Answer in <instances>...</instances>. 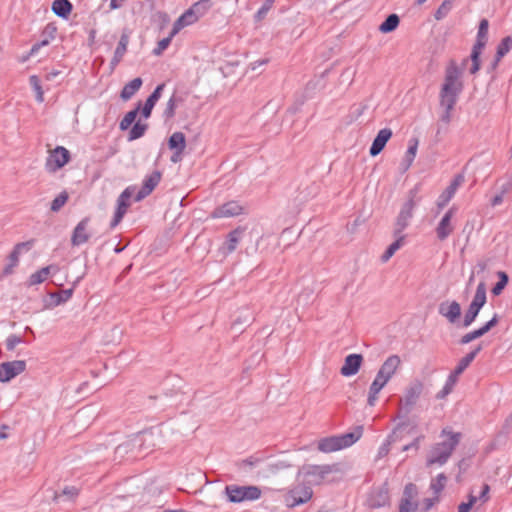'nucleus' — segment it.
Segmentation results:
<instances>
[{
  "mask_svg": "<svg viewBox=\"0 0 512 512\" xmlns=\"http://www.w3.org/2000/svg\"><path fill=\"white\" fill-rule=\"evenodd\" d=\"M29 83L32 89L35 91V98L37 102L42 103L44 101V92L41 86L40 78L37 75H31L29 77Z\"/></svg>",
  "mask_w": 512,
  "mask_h": 512,
  "instance_id": "43",
  "label": "nucleus"
},
{
  "mask_svg": "<svg viewBox=\"0 0 512 512\" xmlns=\"http://www.w3.org/2000/svg\"><path fill=\"white\" fill-rule=\"evenodd\" d=\"M465 181V177L462 173L456 174L453 179L451 180L450 184L447 186V188L439 195L437 199V207L438 209H443L449 201L453 198L455 195L458 187L462 185Z\"/></svg>",
  "mask_w": 512,
  "mask_h": 512,
  "instance_id": "17",
  "label": "nucleus"
},
{
  "mask_svg": "<svg viewBox=\"0 0 512 512\" xmlns=\"http://www.w3.org/2000/svg\"><path fill=\"white\" fill-rule=\"evenodd\" d=\"M438 313L445 317L449 323L456 324L461 317V305L457 301H444L440 303Z\"/></svg>",
  "mask_w": 512,
  "mask_h": 512,
  "instance_id": "20",
  "label": "nucleus"
},
{
  "mask_svg": "<svg viewBox=\"0 0 512 512\" xmlns=\"http://www.w3.org/2000/svg\"><path fill=\"white\" fill-rule=\"evenodd\" d=\"M383 387L384 386H370V391H369L368 399H367V403L370 406H373L375 404V400L377 398V395H378V393L381 391V389Z\"/></svg>",
  "mask_w": 512,
  "mask_h": 512,
  "instance_id": "61",
  "label": "nucleus"
},
{
  "mask_svg": "<svg viewBox=\"0 0 512 512\" xmlns=\"http://www.w3.org/2000/svg\"><path fill=\"white\" fill-rule=\"evenodd\" d=\"M363 432V425H357L353 428V431L338 435L342 449L348 448L356 443L362 437Z\"/></svg>",
  "mask_w": 512,
  "mask_h": 512,
  "instance_id": "25",
  "label": "nucleus"
},
{
  "mask_svg": "<svg viewBox=\"0 0 512 512\" xmlns=\"http://www.w3.org/2000/svg\"><path fill=\"white\" fill-rule=\"evenodd\" d=\"M32 244H33L32 240L16 244L8 256V261H9L8 263H11V264L17 266L18 262H19V255L21 253V246H32Z\"/></svg>",
  "mask_w": 512,
  "mask_h": 512,
  "instance_id": "46",
  "label": "nucleus"
},
{
  "mask_svg": "<svg viewBox=\"0 0 512 512\" xmlns=\"http://www.w3.org/2000/svg\"><path fill=\"white\" fill-rule=\"evenodd\" d=\"M391 505V497L388 480L381 485H373L366 494L364 506L370 510H376Z\"/></svg>",
  "mask_w": 512,
  "mask_h": 512,
  "instance_id": "5",
  "label": "nucleus"
},
{
  "mask_svg": "<svg viewBox=\"0 0 512 512\" xmlns=\"http://www.w3.org/2000/svg\"><path fill=\"white\" fill-rule=\"evenodd\" d=\"M421 388L422 386H411L409 389H407L404 398L400 400L399 411L398 414L393 417V421H395L397 418H403L402 421H407V419H409L408 414L415 406L421 394Z\"/></svg>",
  "mask_w": 512,
  "mask_h": 512,
  "instance_id": "8",
  "label": "nucleus"
},
{
  "mask_svg": "<svg viewBox=\"0 0 512 512\" xmlns=\"http://www.w3.org/2000/svg\"><path fill=\"white\" fill-rule=\"evenodd\" d=\"M164 88V83L158 84L153 90V92L146 98L145 103L154 107L158 100L161 98Z\"/></svg>",
  "mask_w": 512,
  "mask_h": 512,
  "instance_id": "49",
  "label": "nucleus"
},
{
  "mask_svg": "<svg viewBox=\"0 0 512 512\" xmlns=\"http://www.w3.org/2000/svg\"><path fill=\"white\" fill-rule=\"evenodd\" d=\"M51 10L56 16L66 20L73 10V5L70 0H54L51 5Z\"/></svg>",
  "mask_w": 512,
  "mask_h": 512,
  "instance_id": "28",
  "label": "nucleus"
},
{
  "mask_svg": "<svg viewBox=\"0 0 512 512\" xmlns=\"http://www.w3.org/2000/svg\"><path fill=\"white\" fill-rule=\"evenodd\" d=\"M136 186H128L117 198V206L114 212V216L110 222V228H115L125 216L128 208L130 207V199L134 196Z\"/></svg>",
  "mask_w": 512,
  "mask_h": 512,
  "instance_id": "7",
  "label": "nucleus"
},
{
  "mask_svg": "<svg viewBox=\"0 0 512 512\" xmlns=\"http://www.w3.org/2000/svg\"><path fill=\"white\" fill-rule=\"evenodd\" d=\"M318 84H319V82L314 81V80H311L306 84V86L304 88L303 99L301 100L300 104H303L306 99L313 97V95L318 87Z\"/></svg>",
  "mask_w": 512,
  "mask_h": 512,
  "instance_id": "53",
  "label": "nucleus"
},
{
  "mask_svg": "<svg viewBox=\"0 0 512 512\" xmlns=\"http://www.w3.org/2000/svg\"><path fill=\"white\" fill-rule=\"evenodd\" d=\"M26 369V361L14 360L0 363V382L11 381Z\"/></svg>",
  "mask_w": 512,
  "mask_h": 512,
  "instance_id": "12",
  "label": "nucleus"
},
{
  "mask_svg": "<svg viewBox=\"0 0 512 512\" xmlns=\"http://www.w3.org/2000/svg\"><path fill=\"white\" fill-rule=\"evenodd\" d=\"M182 16L185 19V21L188 22L189 25L194 24L195 22H197L199 20L197 15H195L194 11L191 9V7L188 8L182 14Z\"/></svg>",
  "mask_w": 512,
  "mask_h": 512,
  "instance_id": "63",
  "label": "nucleus"
},
{
  "mask_svg": "<svg viewBox=\"0 0 512 512\" xmlns=\"http://www.w3.org/2000/svg\"><path fill=\"white\" fill-rule=\"evenodd\" d=\"M274 1L275 0H265L264 1L262 6L258 9V11L254 15L255 22H260L266 17L267 13L272 8Z\"/></svg>",
  "mask_w": 512,
  "mask_h": 512,
  "instance_id": "50",
  "label": "nucleus"
},
{
  "mask_svg": "<svg viewBox=\"0 0 512 512\" xmlns=\"http://www.w3.org/2000/svg\"><path fill=\"white\" fill-rule=\"evenodd\" d=\"M78 279L73 283V286L69 289H64L62 290L61 292L57 293V292H51L49 293V296L52 300V306L53 307H56V306H59L61 304H64L66 303L73 295L74 293V287L76 286V284L78 283Z\"/></svg>",
  "mask_w": 512,
  "mask_h": 512,
  "instance_id": "30",
  "label": "nucleus"
},
{
  "mask_svg": "<svg viewBox=\"0 0 512 512\" xmlns=\"http://www.w3.org/2000/svg\"><path fill=\"white\" fill-rule=\"evenodd\" d=\"M143 80L140 77H136L124 85L120 92V98L123 101L130 100L136 92L141 88Z\"/></svg>",
  "mask_w": 512,
  "mask_h": 512,
  "instance_id": "29",
  "label": "nucleus"
},
{
  "mask_svg": "<svg viewBox=\"0 0 512 512\" xmlns=\"http://www.w3.org/2000/svg\"><path fill=\"white\" fill-rule=\"evenodd\" d=\"M80 490L75 486H65L61 493L55 491L53 496V501L58 503L60 498L65 496L69 501H75L79 496Z\"/></svg>",
  "mask_w": 512,
  "mask_h": 512,
  "instance_id": "36",
  "label": "nucleus"
},
{
  "mask_svg": "<svg viewBox=\"0 0 512 512\" xmlns=\"http://www.w3.org/2000/svg\"><path fill=\"white\" fill-rule=\"evenodd\" d=\"M417 495V485L411 482L407 483L404 487L403 496L399 503V512H416L418 502L413 500Z\"/></svg>",
  "mask_w": 512,
  "mask_h": 512,
  "instance_id": "13",
  "label": "nucleus"
},
{
  "mask_svg": "<svg viewBox=\"0 0 512 512\" xmlns=\"http://www.w3.org/2000/svg\"><path fill=\"white\" fill-rule=\"evenodd\" d=\"M457 208L452 206L441 218L436 227V235L440 241L446 240L453 231L451 220L455 215Z\"/></svg>",
  "mask_w": 512,
  "mask_h": 512,
  "instance_id": "19",
  "label": "nucleus"
},
{
  "mask_svg": "<svg viewBox=\"0 0 512 512\" xmlns=\"http://www.w3.org/2000/svg\"><path fill=\"white\" fill-rule=\"evenodd\" d=\"M168 148L171 151H179L184 152L186 148V137L182 132H174L169 138L167 142Z\"/></svg>",
  "mask_w": 512,
  "mask_h": 512,
  "instance_id": "31",
  "label": "nucleus"
},
{
  "mask_svg": "<svg viewBox=\"0 0 512 512\" xmlns=\"http://www.w3.org/2000/svg\"><path fill=\"white\" fill-rule=\"evenodd\" d=\"M224 493L228 502L242 503L245 501L258 500L262 495V490L260 487L254 485L240 486L230 484L225 486Z\"/></svg>",
  "mask_w": 512,
  "mask_h": 512,
  "instance_id": "4",
  "label": "nucleus"
},
{
  "mask_svg": "<svg viewBox=\"0 0 512 512\" xmlns=\"http://www.w3.org/2000/svg\"><path fill=\"white\" fill-rule=\"evenodd\" d=\"M497 275L498 281L491 289V292L494 296L500 295L509 282V277L506 272L499 271Z\"/></svg>",
  "mask_w": 512,
  "mask_h": 512,
  "instance_id": "41",
  "label": "nucleus"
},
{
  "mask_svg": "<svg viewBox=\"0 0 512 512\" xmlns=\"http://www.w3.org/2000/svg\"><path fill=\"white\" fill-rule=\"evenodd\" d=\"M22 342H24L22 337L16 334H11L6 339V349L8 351H13L15 347Z\"/></svg>",
  "mask_w": 512,
  "mask_h": 512,
  "instance_id": "57",
  "label": "nucleus"
},
{
  "mask_svg": "<svg viewBox=\"0 0 512 512\" xmlns=\"http://www.w3.org/2000/svg\"><path fill=\"white\" fill-rule=\"evenodd\" d=\"M408 426H409V430H408L409 434L413 433L414 430L417 428V424L416 423L411 424L410 419H407V421H401L395 426V428L392 430L391 434H389L387 436L386 440L378 448L377 457H376L377 459H381L389 454L390 445L397 440L398 432H401Z\"/></svg>",
  "mask_w": 512,
  "mask_h": 512,
  "instance_id": "10",
  "label": "nucleus"
},
{
  "mask_svg": "<svg viewBox=\"0 0 512 512\" xmlns=\"http://www.w3.org/2000/svg\"><path fill=\"white\" fill-rule=\"evenodd\" d=\"M161 180V172L158 170L153 171L150 175H147L142 183L141 188L134 196V201L139 202L146 198L156 188Z\"/></svg>",
  "mask_w": 512,
  "mask_h": 512,
  "instance_id": "18",
  "label": "nucleus"
},
{
  "mask_svg": "<svg viewBox=\"0 0 512 512\" xmlns=\"http://www.w3.org/2000/svg\"><path fill=\"white\" fill-rule=\"evenodd\" d=\"M69 194L67 191H62L58 196H56L50 205V210L52 212H59L61 208L68 202Z\"/></svg>",
  "mask_w": 512,
  "mask_h": 512,
  "instance_id": "45",
  "label": "nucleus"
},
{
  "mask_svg": "<svg viewBox=\"0 0 512 512\" xmlns=\"http://www.w3.org/2000/svg\"><path fill=\"white\" fill-rule=\"evenodd\" d=\"M148 127L147 123H142L140 120L132 124L128 133V141H134L143 137Z\"/></svg>",
  "mask_w": 512,
  "mask_h": 512,
  "instance_id": "37",
  "label": "nucleus"
},
{
  "mask_svg": "<svg viewBox=\"0 0 512 512\" xmlns=\"http://www.w3.org/2000/svg\"><path fill=\"white\" fill-rule=\"evenodd\" d=\"M401 364V359L398 355L389 356L381 365L375 379L371 384H387L392 376L396 373Z\"/></svg>",
  "mask_w": 512,
  "mask_h": 512,
  "instance_id": "9",
  "label": "nucleus"
},
{
  "mask_svg": "<svg viewBox=\"0 0 512 512\" xmlns=\"http://www.w3.org/2000/svg\"><path fill=\"white\" fill-rule=\"evenodd\" d=\"M512 48V37H504L496 48V54L498 59H502Z\"/></svg>",
  "mask_w": 512,
  "mask_h": 512,
  "instance_id": "44",
  "label": "nucleus"
},
{
  "mask_svg": "<svg viewBox=\"0 0 512 512\" xmlns=\"http://www.w3.org/2000/svg\"><path fill=\"white\" fill-rule=\"evenodd\" d=\"M243 207L237 201H228L216 207L211 216L213 218H224L238 216L242 213Z\"/></svg>",
  "mask_w": 512,
  "mask_h": 512,
  "instance_id": "22",
  "label": "nucleus"
},
{
  "mask_svg": "<svg viewBox=\"0 0 512 512\" xmlns=\"http://www.w3.org/2000/svg\"><path fill=\"white\" fill-rule=\"evenodd\" d=\"M453 0H444L442 4L438 7V9L434 13V18L436 20L443 19L451 10Z\"/></svg>",
  "mask_w": 512,
  "mask_h": 512,
  "instance_id": "51",
  "label": "nucleus"
},
{
  "mask_svg": "<svg viewBox=\"0 0 512 512\" xmlns=\"http://www.w3.org/2000/svg\"><path fill=\"white\" fill-rule=\"evenodd\" d=\"M418 144H419V141H418V138H416V137H412L409 140L408 149H407L405 156L400 164V170L402 173H405L412 165V163L415 159L416 153H417Z\"/></svg>",
  "mask_w": 512,
  "mask_h": 512,
  "instance_id": "26",
  "label": "nucleus"
},
{
  "mask_svg": "<svg viewBox=\"0 0 512 512\" xmlns=\"http://www.w3.org/2000/svg\"><path fill=\"white\" fill-rule=\"evenodd\" d=\"M393 132L390 128L381 129L376 137L373 139V142L369 149V154L372 157L379 155L385 148L387 142L391 139Z\"/></svg>",
  "mask_w": 512,
  "mask_h": 512,
  "instance_id": "21",
  "label": "nucleus"
},
{
  "mask_svg": "<svg viewBox=\"0 0 512 512\" xmlns=\"http://www.w3.org/2000/svg\"><path fill=\"white\" fill-rule=\"evenodd\" d=\"M484 336L482 334V332L480 331V329H475L473 331H470L469 333L463 335L460 340H459V344L461 345H465V344H468L472 341H474L475 339H478L480 337Z\"/></svg>",
  "mask_w": 512,
  "mask_h": 512,
  "instance_id": "54",
  "label": "nucleus"
},
{
  "mask_svg": "<svg viewBox=\"0 0 512 512\" xmlns=\"http://www.w3.org/2000/svg\"><path fill=\"white\" fill-rule=\"evenodd\" d=\"M489 492H490V485L487 484V483H484L482 485L481 492H480V494L478 496L479 500L482 503H486L487 501H489V499H490Z\"/></svg>",
  "mask_w": 512,
  "mask_h": 512,
  "instance_id": "64",
  "label": "nucleus"
},
{
  "mask_svg": "<svg viewBox=\"0 0 512 512\" xmlns=\"http://www.w3.org/2000/svg\"><path fill=\"white\" fill-rule=\"evenodd\" d=\"M53 268H55V266L49 265V266H46V267H42L41 269H39L35 273L31 274L29 279H28V285L29 286H33V285H36V284L43 283L47 279V277L50 274L51 269H53Z\"/></svg>",
  "mask_w": 512,
  "mask_h": 512,
  "instance_id": "35",
  "label": "nucleus"
},
{
  "mask_svg": "<svg viewBox=\"0 0 512 512\" xmlns=\"http://www.w3.org/2000/svg\"><path fill=\"white\" fill-rule=\"evenodd\" d=\"M312 496L313 490L308 483L297 484L285 493L284 502L287 507L293 508L307 503Z\"/></svg>",
  "mask_w": 512,
  "mask_h": 512,
  "instance_id": "6",
  "label": "nucleus"
},
{
  "mask_svg": "<svg viewBox=\"0 0 512 512\" xmlns=\"http://www.w3.org/2000/svg\"><path fill=\"white\" fill-rule=\"evenodd\" d=\"M363 362L361 354L353 353L345 357L344 364L340 369L343 376H353L358 373Z\"/></svg>",
  "mask_w": 512,
  "mask_h": 512,
  "instance_id": "23",
  "label": "nucleus"
},
{
  "mask_svg": "<svg viewBox=\"0 0 512 512\" xmlns=\"http://www.w3.org/2000/svg\"><path fill=\"white\" fill-rule=\"evenodd\" d=\"M446 482L447 476L444 473H440L435 479H432L430 489L433 490L435 494H439L445 488Z\"/></svg>",
  "mask_w": 512,
  "mask_h": 512,
  "instance_id": "48",
  "label": "nucleus"
},
{
  "mask_svg": "<svg viewBox=\"0 0 512 512\" xmlns=\"http://www.w3.org/2000/svg\"><path fill=\"white\" fill-rule=\"evenodd\" d=\"M512 190V171L505 175V181L499 187V192L502 195L509 193Z\"/></svg>",
  "mask_w": 512,
  "mask_h": 512,
  "instance_id": "58",
  "label": "nucleus"
},
{
  "mask_svg": "<svg viewBox=\"0 0 512 512\" xmlns=\"http://www.w3.org/2000/svg\"><path fill=\"white\" fill-rule=\"evenodd\" d=\"M448 441H443L441 443H437L430 452V455L427 458V465L439 464L443 465L447 462L449 457L451 456L453 450L459 444L461 439L460 432H449Z\"/></svg>",
  "mask_w": 512,
  "mask_h": 512,
  "instance_id": "2",
  "label": "nucleus"
},
{
  "mask_svg": "<svg viewBox=\"0 0 512 512\" xmlns=\"http://www.w3.org/2000/svg\"><path fill=\"white\" fill-rule=\"evenodd\" d=\"M317 448L324 453H331L342 449L338 435L321 438L318 441Z\"/></svg>",
  "mask_w": 512,
  "mask_h": 512,
  "instance_id": "27",
  "label": "nucleus"
},
{
  "mask_svg": "<svg viewBox=\"0 0 512 512\" xmlns=\"http://www.w3.org/2000/svg\"><path fill=\"white\" fill-rule=\"evenodd\" d=\"M212 6V0H199L191 6V9L194 11L195 15H197L198 19H200L212 8Z\"/></svg>",
  "mask_w": 512,
  "mask_h": 512,
  "instance_id": "39",
  "label": "nucleus"
},
{
  "mask_svg": "<svg viewBox=\"0 0 512 512\" xmlns=\"http://www.w3.org/2000/svg\"><path fill=\"white\" fill-rule=\"evenodd\" d=\"M140 109H141V101H139L137 104H136V107L133 108L132 110L128 111L123 119L120 121L119 123V129L121 131H126L128 130L132 124H134L136 121V118L137 116L139 115L140 113Z\"/></svg>",
  "mask_w": 512,
  "mask_h": 512,
  "instance_id": "32",
  "label": "nucleus"
},
{
  "mask_svg": "<svg viewBox=\"0 0 512 512\" xmlns=\"http://www.w3.org/2000/svg\"><path fill=\"white\" fill-rule=\"evenodd\" d=\"M263 460H264V456H262L261 453H255V454L247 457L246 459H243V460L239 461L237 463V466L239 468H242V467H245V466L255 467L259 463H261Z\"/></svg>",
  "mask_w": 512,
  "mask_h": 512,
  "instance_id": "47",
  "label": "nucleus"
},
{
  "mask_svg": "<svg viewBox=\"0 0 512 512\" xmlns=\"http://www.w3.org/2000/svg\"><path fill=\"white\" fill-rule=\"evenodd\" d=\"M245 231L246 228L242 226H238L232 231H230L227 234L226 239L223 242L222 246L220 247L219 251L225 256L233 253L236 250L240 241L242 240Z\"/></svg>",
  "mask_w": 512,
  "mask_h": 512,
  "instance_id": "16",
  "label": "nucleus"
},
{
  "mask_svg": "<svg viewBox=\"0 0 512 512\" xmlns=\"http://www.w3.org/2000/svg\"><path fill=\"white\" fill-rule=\"evenodd\" d=\"M499 321H500V317L498 316V314L495 313L493 315V317L489 321L484 323L481 327H479V329L482 332V334L485 335L492 328H494L499 323Z\"/></svg>",
  "mask_w": 512,
  "mask_h": 512,
  "instance_id": "56",
  "label": "nucleus"
},
{
  "mask_svg": "<svg viewBox=\"0 0 512 512\" xmlns=\"http://www.w3.org/2000/svg\"><path fill=\"white\" fill-rule=\"evenodd\" d=\"M489 21L483 18L479 22L478 32L476 38L485 39L488 38Z\"/></svg>",
  "mask_w": 512,
  "mask_h": 512,
  "instance_id": "55",
  "label": "nucleus"
},
{
  "mask_svg": "<svg viewBox=\"0 0 512 512\" xmlns=\"http://www.w3.org/2000/svg\"><path fill=\"white\" fill-rule=\"evenodd\" d=\"M481 350L482 345L479 344L477 347L467 353L463 358H461L455 369L448 375L445 384H454L457 380V377L463 373V371L470 365V363L475 359Z\"/></svg>",
  "mask_w": 512,
  "mask_h": 512,
  "instance_id": "15",
  "label": "nucleus"
},
{
  "mask_svg": "<svg viewBox=\"0 0 512 512\" xmlns=\"http://www.w3.org/2000/svg\"><path fill=\"white\" fill-rule=\"evenodd\" d=\"M461 75L462 71L458 67L456 61L450 60L445 69L444 82L439 93L440 106L445 112L452 113L459 95L463 91L464 84L460 79Z\"/></svg>",
  "mask_w": 512,
  "mask_h": 512,
  "instance_id": "1",
  "label": "nucleus"
},
{
  "mask_svg": "<svg viewBox=\"0 0 512 512\" xmlns=\"http://www.w3.org/2000/svg\"><path fill=\"white\" fill-rule=\"evenodd\" d=\"M416 203L406 201L396 218L393 235H404L403 231L408 227L410 219L413 217V210Z\"/></svg>",
  "mask_w": 512,
  "mask_h": 512,
  "instance_id": "14",
  "label": "nucleus"
},
{
  "mask_svg": "<svg viewBox=\"0 0 512 512\" xmlns=\"http://www.w3.org/2000/svg\"><path fill=\"white\" fill-rule=\"evenodd\" d=\"M182 101H183L182 98L177 97L175 95V93L170 97V99L168 100V102L166 104V108L163 111V117L165 118V120H170L175 116V110H176L177 103L182 102Z\"/></svg>",
  "mask_w": 512,
  "mask_h": 512,
  "instance_id": "40",
  "label": "nucleus"
},
{
  "mask_svg": "<svg viewBox=\"0 0 512 512\" xmlns=\"http://www.w3.org/2000/svg\"><path fill=\"white\" fill-rule=\"evenodd\" d=\"M339 464L312 465L305 464L299 468L297 477L303 475L307 478V483L311 485H320L326 476L333 472H339Z\"/></svg>",
  "mask_w": 512,
  "mask_h": 512,
  "instance_id": "3",
  "label": "nucleus"
},
{
  "mask_svg": "<svg viewBox=\"0 0 512 512\" xmlns=\"http://www.w3.org/2000/svg\"><path fill=\"white\" fill-rule=\"evenodd\" d=\"M71 155L68 149L63 146H56L46 159L48 171L55 172L69 163Z\"/></svg>",
  "mask_w": 512,
  "mask_h": 512,
  "instance_id": "11",
  "label": "nucleus"
},
{
  "mask_svg": "<svg viewBox=\"0 0 512 512\" xmlns=\"http://www.w3.org/2000/svg\"><path fill=\"white\" fill-rule=\"evenodd\" d=\"M395 240L386 248L381 256L382 262L388 261L404 244L405 235H394Z\"/></svg>",
  "mask_w": 512,
  "mask_h": 512,
  "instance_id": "34",
  "label": "nucleus"
},
{
  "mask_svg": "<svg viewBox=\"0 0 512 512\" xmlns=\"http://www.w3.org/2000/svg\"><path fill=\"white\" fill-rule=\"evenodd\" d=\"M56 33H57V27L55 26L54 23H48L43 32H42V35L45 37V38H49L50 40H53L56 36Z\"/></svg>",
  "mask_w": 512,
  "mask_h": 512,
  "instance_id": "60",
  "label": "nucleus"
},
{
  "mask_svg": "<svg viewBox=\"0 0 512 512\" xmlns=\"http://www.w3.org/2000/svg\"><path fill=\"white\" fill-rule=\"evenodd\" d=\"M173 37H174V35H172V33L170 32L167 37L161 39L158 42L157 47L153 49V54L157 55V56L161 55L163 53V51L168 48Z\"/></svg>",
  "mask_w": 512,
  "mask_h": 512,
  "instance_id": "52",
  "label": "nucleus"
},
{
  "mask_svg": "<svg viewBox=\"0 0 512 512\" xmlns=\"http://www.w3.org/2000/svg\"><path fill=\"white\" fill-rule=\"evenodd\" d=\"M486 301V286L484 282H480L476 288L475 295L470 304L482 309V307L486 304Z\"/></svg>",
  "mask_w": 512,
  "mask_h": 512,
  "instance_id": "38",
  "label": "nucleus"
},
{
  "mask_svg": "<svg viewBox=\"0 0 512 512\" xmlns=\"http://www.w3.org/2000/svg\"><path fill=\"white\" fill-rule=\"evenodd\" d=\"M90 222L89 217H84L74 228L71 236V244L72 246H80L84 243H86L89 238L90 234L86 232L87 226Z\"/></svg>",
  "mask_w": 512,
  "mask_h": 512,
  "instance_id": "24",
  "label": "nucleus"
},
{
  "mask_svg": "<svg viewBox=\"0 0 512 512\" xmlns=\"http://www.w3.org/2000/svg\"><path fill=\"white\" fill-rule=\"evenodd\" d=\"M400 24V17L395 14H389L385 20L379 25L378 30L383 34H388L395 31Z\"/></svg>",
  "mask_w": 512,
  "mask_h": 512,
  "instance_id": "33",
  "label": "nucleus"
},
{
  "mask_svg": "<svg viewBox=\"0 0 512 512\" xmlns=\"http://www.w3.org/2000/svg\"><path fill=\"white\" fill-rule=\"evenodd\" d=\"M425 438L424 435H419L417 436L411 443L403 446L402 450L403 451H409L411 449H414L416 452L419 450L420 448V442Z\"/></svg>",
  "mask_w": 512,
  "mask_h": 512,
  "instance_id": "62",
  "label": "nucleus"
},
{
  "mask_svg": "<svg viewBox=\"0 0 512 512\" xmlns=\"http://www.w3.org/2000/svg\"><path fill=\"white\" fill-rule=\"evenodd\" d=\"M480 310H481L480 307L470 304L464 314L462 326L465 328L469 327L476 320L477 316L479 315Z\"/></svg>",
  "mask_w": 512,
  "mask_h": 512,
  "instance_id": "42",
  "label": "nucleus"
},
{
  "mask_svg": "<svg viewBox=\"0 0 512 512\" xmlns=\"http://www.w3.org/2000/svg\"><path fill=\"white\" fill-rule=\"evenodd\" d=\"M189 26L188 22L185 21L182 15H180L173 24L171 33L172 35L178 34L184 27Z\"/></svg>",
  "mask_w": 512,
  "mask_h": 512,
  "instance_id": "59",
  "label": "nucleus"
}]
</instances>
